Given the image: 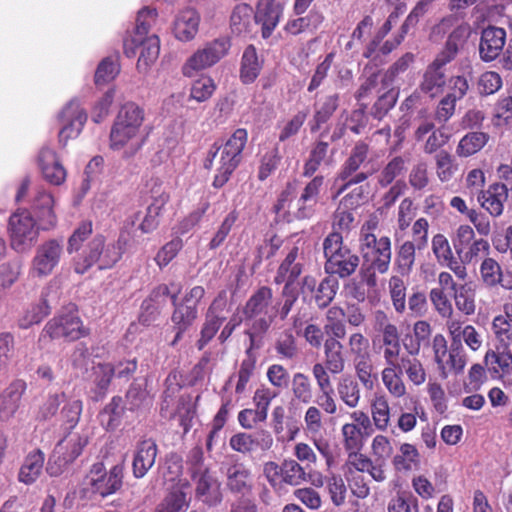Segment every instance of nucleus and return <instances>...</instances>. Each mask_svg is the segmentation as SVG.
<instances>
[{
  "label": "nucleus",
  "mask_w": 512,
  "mask_h": 512,
  "mask_svg": "<svg viewBox=\"0 0 512 512\" xmlns=\"http://www.w3.org/2000/svg\"><path fill=\"white\" fill-rule=\"evenodd\" d=\"M139 218L140 212L129 215L123 223L117 241L113 244L105 245V238L102 235H96L73 259L74 271L77 274H84L94 264H97L100 270L112 268L134 242L137 231L135 226Z\"/></svg>",
  "instance_id": "nucleus-1"
},
{
  "label": "nucleus",
  "mask_w": 512,
  "mask_h": 512,
  "mask_svg": "<svg viewBox=\"0 0 512 512\" xmlns=\"http://www.w3.org/2000/svg\"><path fill=\"white\" fill-rule=\"evenodd\" d=\"M144 110L135 103L124 104L110 131V148L121 152L122 157L132 158L143 147L147 132L143 128Z\"/></svg>",
  "instance_id": "nucleus-2"
},
{
  "label": "nucleus",
  "mask_w": 512,
  "mask_h": 512,
  "mask_svg": "<svg viewBox=\"0 0 512 512\" xmlns=\"http://www.w3.org/2000/svg\"><path fill=\"white\" fill-rule=\"evenodd\" d=\"M360 252L363 258V266L367 272L373 270L384 274L389 270L391 262V240L387 236L377 237L370 228H362L360 234ZM367 285L374 286L376 277L374 273H368L365 279Z\"/></svg>",
  "instance_id": "nucleus-3"
},
{
  "label": "nucleus",
  "mask_w": 512,
  "mask_h": 512,
  "mask_svg": "<svg viewBox=\"0 0 512 512\" xmlns=\"http://www.w3.org/2000/svg\"><path fill=\"white\" fill-rule=\"evenodd\" d=\"M246 321H250V328L246 332L251 341L264 334L270 328L275 317L273 306V291L268 286H261L252 293L243 307Z\"/></svg>",
  "instance_id": "nucleus-4"
},
{
  "label": "nucleus",
  "mask_w": 512,
  "mask_h": 512,
  "mask_svg": "<svg viewBox=\"0 0 512 512\" xmlns=\"http://www.w3.org/2000/svg\"><path fill=\"white\" fill-rule=\"evenodd\" d=\"M323 250L326 258L324 268L328 274L346 278L352 275L359 266L358 255L343 244L340 232H332L324 239Z\"/></svg>",
  "instance_id": "nucleus-5"
},
{
  "label": "nucleus",
  "mask_w": 512,
  "mask_h": 512,
  "mask_svg": "<svg viewBox=\"0 0 512 512\" xmlns=\"http://www.w3.org/2000/svg\"><path fill=\"white\" fill-rule=\"evenodd\" d=\"M368 152L369 146L366 143L357 142L355 144L335 177L333 198L339 197L352 186L361 184L368 179L370 173L359 171L367 159Z\"/></svg>",
  "instance_id": "nucleus-6"
},
{
  "label": "nucleus",
  "mask_w": 512,
  "mask_h": 512,
  "mask_svg": "<svg viewBox=\"0 0 512 512\" xmlns=\"http://www.w3.org/2000/svg\"><path fill=\"white\" fill-rule=\"evenodd\" d=\"M230 46L227 38H218L206 43L186 59L181 68L182 74L192 78L199 72L212 67L228 53Z\"/></svg>",
  "instance_id": "nucleus-7"
},
{
  "label": "nucleus",
  "mask_w": 512,
  "mask_h": 512,
  "mask_svg": "<svg viewBox=\"0 0 512 512\" xmlns=\"http://www.w3.org/2000/svg\"><path fill=\"white\" fill-rule=\"evenodd\" d=\"M64 255L62 239H49L41 243L31 260L29 274L33 278H46L50 276L59 265Z\"/></svg>",
  "instance_id": "nucleus-8"
},
{
  "label": "nucleus",
  "mask_w": 512,
  "mask_h": 512,
  "mask_svg": "<svg viewBox=\"0 0 512 512\" xmlns=\"http://www.w3.org/2000/svg\"><path fill=\"white\" fill-rule=\"evenodd\" d=\"M381 354L384 361H390L401 375H406L407 379L414 385L420 386L425 383L427 373L423 363L417 357L419 354L403 352L401 342L383 350Z\"/></svg>",
  "instance_id": "nucleus-9"
},
{
  "label": "nucleus",
  "mask_w": 512,
  "mask_h": 512,
  "mask_svg": "<svg viewBox=\"0 0 512 512\" xmlns=\"http://www.w3.org/2000/svg\"><path fill=\"white\" fill-rule=\"evenodd\" d=\"M122 480L123 467L121 465H115L107 472L104 464L97 462L92 465L85 484L91 493L107 497L121 488Z\"/></svg>",
  "instance_id": "nucleus-10"
},
{
  "label": "nucleus",
  "mask_w": 512,
  "mask_h": 512,
  "mask_svg": "<svg viewBox=\"0 0 512 512\" xmlns=\"http://www.w3.org/2000/svg\"><path fill=\"white\" fill-rule=\"evenodd\" d=\"M43 334L48 335L51 339L64 338L68 341H75L86 336L87 329L77 311L71 307L49 320L43 329Z\"/></svg>",
  "instance_id": "nucleus-11"
},
{
  "label": "nucleus",
  "mask_w": 512,
  "mask_h": 512,
  "mask_svg": "<svg viewBox=\"0 0 512 512\" xmlns=\"http://www.w3.org/2000/svg\"><path fill=\"white\" fill-rule=\"evenodd\" d=\"M230 306L228 305L227 293L222 290L209 306L205 315V321L200 332L196 346L202 350L216 335L223 323L228 319Z\"/></svg>",
  "instance_id": "nucleus-12"
},
{
  "label": "nucleus",
  "mask_w": 512,
  "mask_h": 512,
  "mask_svg": "<svg viewBox=\"0 0 512 512\" xmlns=\"http://www.w3.org/2000/svg\"><path fill=\"white\" fill-rule=\"evenodd\" d=\"M11 246L17 252L28 250L38 237L35 220L27 210L14 213L9 220Z\"/></svg>",
  "instance_id": "nucleus-13"
},
{
  "label": "nucleus",
  "mask_w": 512,
  "mask_h": 512,
  "mask_svg": "<svg viewBox=\"0 0 512 512\" xmlns=\"http://www.w3.org/2000/svg\"><path fill=\"white\" fill-rule=\"evenodd\" d=\"M351 422L341 427L342 444L346 452L362 450L371 428V420L367 413L361 410L349 414Z\"/></svg>",
  "instance_id": "nucleus-14"
},
{
  "label": "nucleus",
  "mask_w": 512,
  "mask_h": 512,
  "mask_svg": "<svg viewBox=\"0 0 512 512\" xmlns=\"http://www.w3.org/2000/svg\"><path fill=\"white\" fill-rule=\"evenodd\" d=\"M274 439L267 430H258L253 433L239 432L229 439L230 448L243 455H251L257 451L266 452L272 448Z\"/></svg>",
  "instance_id": "nucleus-15"
},
{
  "label": "nucleus",
  "mask_w": 512,
  "mask_h": 512,
  "mask_svg": "<svg viewBox=\"0 0 512 512\" xmlns=\"http://www.w3.org/2000/svg\"><path fill=\"white\" fill-rule=\"evenodd\" d=\"M324 176H314L302 189L300 196L293 203V215L297 219H309L315 212L324 187Z\"/></svg>",
  "instance_id": "nucleus-16"
},
{
  "label": "nucleus",
  "mask_w": 512,
  "mask_h": 512,
  "mask_svg": "<svg viewBox=\"0 0 512 512\" xmlns=\"http://www.w3.org/2000/svg\"><path fill=\"white\" fill-rule=\"evenodd\" d=\"M220 154L216 174L213 180V186L216 188L222 187L229 180L232 173L239 166L242 157L236 156L218 146L216 144L208 152L207 159L205 160L204 167L211 169L213 166L214 158Z\"/></svg>",
  "instance_id": "nucleus-17"
},
{
  "label": "nucleus",
  "mask_w": 512,
  "mask_h": 512,
  "mask_svg": "<svg viewBox=\"0 0 512 512\" xmlns=\"http://www.w3.org/2000/svg\"><path fill=\"white\" fill-rule=\"evenodd\" d=\"M220 154L216 174L213 180V186L216 188L222 187L229 180L232 173L239 166L242 157L236 156L218 146L216 144L208 152L207 159L205 160L204 167L211 169L213 166L214 158Z\"/></svg>",
  "instance_id": "nucleus-18"
},
{
  "label": "nucleus",
  "mask_w": 512,
  "mask_h": 512,
  "mask_svg": "<svg viewBox=\"0 0 512 512\" xmlns=\"http://www.w3.org/2000/svg\"><path fill=\"white\" fill-rule=\"evenodd\" d=\"M60 119L64 126L58 136L59 142L64 146L70 138L78 136L87 120V114L78 101L72 100L61 111Z\"/></svg>",
  "instance_id": "nucleus-19"
},
{
  "label": "nucleus",
  "mask_w": 512,
  "mask_h": 512,
  "mask_svg": "<svg viewBox=\"0 0 512 512\" xmlns=\"http://www.w3.org/2000/svg\"><path fill=\"white\" fill-rule=\"evenodd\" d=\"M414 139L422 142V149L427 154H432L443 147L450 139V135L444 127L436 128L431 120L421 121L415 129Z\"/></svg>",
  "instance_id": "nucleus-20"
},
{
  "label": "nucleus",
  "mask_w": 512,
  "mask_h": 512,
  "mask_svg": "<svg viewBox=\"0 0 512 512\" xmlns=\"http://www.w3.org/2000/svg\"><path fill=\"white\" fill-rule=\"evenodd\" d=\"M26 383L21 379L14 380L0 393V421L9 422L20 408L21 399L26 391Z\"/></svg>",
  "instance_id": "nucleus-21"
},
{
  "label": "nucleus",
  "mask_w": 512,
  "mask_h": 512,
  "mask_svg": "<svg viewBox=\"0 0 512 512\" xmlns=\"http://www.w3.org/2000/svg\"><path fill=\"white\" fill-rule=\"evenodd\" d=\"M492 377L504 378L512 375V353L510 345L495 344L494 349H489L484 357Z\"/></svg>",
  "instance_id": "nucleus-22"
},
{
  "label": "nucleus",
  "mask_w": 512,
  "mask_h": 512,
  "mask_svg": "<svg viewBox=\"0 0 512 512\" xmlns=\"http://www.w3.org/2000/svg\"><path fill=\"white\" fill-rule=\"evenodd\" d=\"M200 15L191 7L180 10L174 19V36L183 42L191 41L195 38L199 30Z\"/></svg>",
  "instance_id": "nucleus-23"
},
{
  "label": "nucleus",
  "mask_w": 512,
  "mask_h": 512,
  "mask_svg": "<svg viewBox=\"0 0 512 512\" xmlns=\"http://www.w3.org/2000/svg\"><path fill=\"white\" fill-rule=\"evenodd\" d=\"M228 489L237 494L248 495L253 488L251 470L241 462L229 465L225 471Z\"/></svg>",
  "instance_id": "nucleus-24"
},
{
  "label": "nucleus",
  "mask_w": 512,
  "mask_h": 512,
  "mask_svg": "<svg viewBox=\"0 0 512 512\" xmlns=\"http://www.w3.org/2000/svg\"><path fill=\"white\" fill-rule=\"evenodd\" d=\"M506 32L502 28L489 27L483 30L479 54L483 61L489 62L496 59L505 45Z\"/></svg>",
  "instance_id": "nucleus-25"
},
{
  "label": "nucleus",
  "mask_w": 512,
  "mask_h": 512,
  "mask_svg": "<svg viewBox=\"0 0 512 512\" xmlns=\"http://www.w3.org/2000/svg\"><path fill=\"white\" fill-rule=\"evenodd\" d=\"M88 443V435L78 433H69L55 447L54 456H57L59 466L67 465L73 462Z\"/></svg>",
  "instance_id": "nucleus-26"
},
{
  "label": "nucleus",
  "mask_w": 512,
  "mask_h": 512,
  "mask_svg": "<svg viewBox=\"0 0 512 512\" xmlns=\"http://www.w3.org/2000/svg\"><path fill=\"white\" fill-rule=\"evenodd\" d=\"M157 452V445L152 439H145L137 444L132 463L133 475L136 478L144 477L153 467Z\"/></svg>",
  "instance_id": "nucleus-27"
},
{
  "label": "nucleus",
  "mask_w": 512,
  "mask_h": 512,
  "mask_svg": "<svg viewBox=\"0 0 512 512\" xmlns=\"http://www.w3.org/2000/svg\"><path fill=\"white\" fill-rule=\"evenodd\" d=\"M38 161L46 181L53 185H60L64 182L66 170L52 149L43 147L39 153Z\"/></svg>",
  "instance_id": "nucleus-28"
},
{
  "label": "nucleus",
  "mask_w": 512,
  "mask_h": 512,
  "mask_svg": "<svg viewBox=\"0 0 512 512\" xmlns=\"http://www.w3.org/2000/svg\"><path fill=\"white\" fill-rule=\"evenodd\" d=\"M303 253L298 247H292L279 266L274 281L276 284H292L301 275L303 270Z\"/></svg>",
  "instance_id": "nucleus-29"
},
{
  "label": "nucleus",
  "mask_w": 512,
  "mask_h": 512,
  "mask_svg": "<svg viewBox=\"0 0 512 512\" xmlns=\"http://www.w3.org/2000/svg\"><path fill=\"white\" fill-rule=\"evenodd\" d=\"M282 8L275 0H260L255 13V21L261 25L263 38L271 36L277 26Z\"/></svg>",
  "instance_id": "nucleus-30"
},
{
  "label": "nucleus",
  "mask_w": 512,
  "mask_h": 512,
  "mask_svg": "<svg viewBox=\"0 0 512 512\" xmlns=\"http://www.w3.org/2000/svg\"><path fill=\"white\" fill-rule=\"evenodd\" d=\"M508 199V188L503 183H494L482 192L478 197L481 206L493 217H498L503 213L504 203Z\"/></svg>",
  "instance_id": "nucleus-31"
},
{
  "label": "nucleus",
  "mask_w": 512,
  "mask_h": 512,
  "mask_svg": "<svg viewBox=\"0 0 512 512\" xmlns=\"http://www.w3.org/2000/svg\"><path fill=\"white\" fill-rule=\"evenodd\" d=\"M196 497L209 506H215L222 500L220 484L210 471L197 475Z\"/></svg>",
  "instance_id": "nucleus-32"
},
{
  "label": "nucleus",
  "mask_w": 512,
  "mask_h": 512,
  "mask_svg": "<svg viewBox=\"0 0 512 512\" xmlns=\"http://www.w3.org/2000/svg\"><path fill=\"white\" fill-rule=\"evenodd\" d=\"M54 203V198L50 193L43 189L37 190L33 200V209L43 230H49L57 223V217L53 209Z\"/></svg>",
  "instance_id": "nucleus-33"
},
{
  "label": "nucleus",
  "mask_w": 512,
  "mask_h": 512,
  "mask_svg": "<svg viewBox=\"0 0 512 512\" xmlns=\"http://www.w3.org/2000/svg\"><path fill=\"white\" fill-rule=\"evenodd\" d=\"M342 338L328 335L323 345L324 362L331 369L332 375L341 374L346 366V356Z\"/></svg>",
  "instance_id": "nucleus-34"
},
{
  "label": "nucleus",
  "mask_w": 512,
  "mask_h": 512,
  "mask_svg": "<svg viewBox=\"0 0 512 512\" xmlns=\"http://www.w3.org/2000/svg\"><path fill=\"white\" fill-rule=\"evenodd\" d=\"M173 305L175 306L174 312L171 316V321L174 328L177 330L174 340L171 345L176 343L182 338L183 333L193 324L198 316L197 308L190 306V304L180 303L177 304V295H171Z\"/></svg>",
  "instance_id": "nucleus-35"
},
{
  "label": "nucleus",
  "mask_w": 512,
  "mask_h": 512,
  "mask_svg": "<svg viewBox=\"0 0 512 512\" xmlns=\"http://www.w3.org/2000/svg\"><path fill=\"white\" fill-rule=\"evenodd\" d=\"M157 13L154 9L144 8L138 12L134 36L126 38L123 43L124 53L127 57L135 56V49L132 44L142 40L149 32L156 20Z\"/></svg>",
  "instance_id": "nucleus-36"
},
{
  "label": "nucleus",
  "mask_w": 512,
  "mask_h": 512,
  "mask_svg": "<svg viewBox=\"0 0 512 512\" xmlns=\"http://www.w3.org/2000/svg\"><path fill=\"white\" fill-rule=\"evenodd\" d=\"M444 65L433 60L424 72L420 89L429 97L434 98L444 91L446 76L443 70Z\"/></svg>",
  "instance_id": "nucleus-37"
},
{
  "label": "nucleus",
  "mask_w": 512,
  "mask_h": 512,
  "mask_svg": "<svg viewBox=\"0 0 512 512\" xmlns=\"http://www.w3.org/2000/svg\"><path fill=\"white\" fill-rule=\"evenodd\" d=\"M169 294L170 290L167 285H160L155 288L150 296L142 302L139 315L140 323L149 326L154 322L159 314L162 302Z\"/></svg>",
  "instance_id": "nucleus-38"
},
{
  "label": "nucleus",
  "mask_w": 512,
  "mask_h": 512,
  "mask_svg": "<svg viewBox=\"0 0 512 512\" xmlns=\"http://www.w3.org/2000/svg\"><path fill=\"white\" fill-rule=\"evenodd\" d=\"M469 36V28L467 26L456 27L448 36L445 45L441 52L434 59L440 65H447L458 54L459 50L463 48Z\"/></svg>",
  "instance_id": "nucleus-39"
},
{
  "label": "nucleus",
  "mask_w": 512,
  "mask_h": 512,
  "mask_svg": "<svg viewBox=\"0 0 512 512\" xmlns=\"http://www.w3.org/2000/svg\"><path fill=\"white\" fill-rule=\"evenodd\" d=\"M373 317L375 328L382 333L380 346L381 353L383 350L389 349L401 342L397 326L391 323L390 318L385 311L376 310Z\"/></svg>",
  "instance_id": "nucleus-40"
},
{
  "label": "nucleus",
  "mask_w": 512,
  "mask_h": 512,
  "mask_svg": "<svg viewBox=\"0 0 512 512\" xmlns=\"http://www.w3.org/2000/svg\"><path fill=\"white\" fill-rule=\"evenodd\" d=\"M339 106V94L326 95L314 104V115L311 124V131H317L321 125L326 123Z\"/></svg>",
  "instance_id": "nucleus-41"
},
{
  "label": "nucleus",
  "mask_w": 512,
  "mask_h": 512,
  "mask_svg": "<svg viewBox=\"0 0 512 512\" xmlns=\"http://www.w3.org/2000/svg\"><path fill=\"white\" fill-rule=\"evenodd\" d=\"M290 392L293 401L305 405L313 402V383L310 377L303 372H296L293 374L290 381Z\"/></svg>",
  "instance_id": "nucleus-42"
},
{
  "label": "nucleus",
  "mask_w": 512,
  "mask_h": 512,
  "mask_svg": "<svg viewBox=\"0 0 512 512\" xmlns=\"http://www.w3.org/2000/svg\"><path fill=\"white\" fill-rule=\"evenodd\" d=\"M431 332V325L427 321H416L412 334H406L402 341L404 350L411 354H419L422 345L428 342Z\"/></svg>",
  "instance_id": "nucleus-43"
},
{
  "label": "nucleus",
  "mask_w": 512,
  "mask_h": 512,
  "mask_svg": "<svg viewBox=\"0 0 512 512\" xmlns=\"http://www.w3.org/2000/svg\"><path fill=\"white\" fill-rule=\"evenodd\" d=\"M137 52V48L140 49V55L138 59V68H148L159 56L160 42L156 35L142 37V40L136 41L132 44Z\"/></svg>",
  "instance_id": "nucleus-44"
},
{
  "label": "nucleus",
  "mask_w": 512,
  "mask_h": 512,
  "mask_svg": "<svg viewBox=\"0 0 512 512\" xmlns=\"http://www.w3.org/2000/svg\"><path fill=\"white\" fill-rule=\"evenodd\" d=\"M44 465V454L41 451L29 453L18 474V479L24 484L34 483L42 473Z\"/></svg>",
  "instance_id": "nucleus-45"
},
{
  "label": "nucleus",
  "mask_w": 512,
  "mask_h": 512,
  "mask_svg": "<svg viewBox=\"0 0 512 512\" xmlns=\"http://www.w3.org/2000/svg\"><path fill=\"white\" fill-rule=\"evenodd\" d=\"M392 465L398 472L417 469L420 465V454L417 448L410 443L401 444L399 452L392 458Z\"/></svg>",
  "instance_id": "nucleus-46"
},
{
  "label": "nucleus",
  "mask_w": 512,
  "mask_h": 512,
  "mask_svg": "<svg viewBox=\"0 0 512 512\" xmlns=\"http://www.w3.org/2000/svg\"><path fill=\"white\" fill-rule=\"evenodd\" d=\"M336 390L340 400L350 409L359 405L361 392L358 382L350 375L341 376Z\"/></svg>",
  "instance_id": "nucleus-47"
},
{
  "label": "nucleus",
  "mask_w": 512,
  "mask_h": 512,
  "mask_svg": "<svg viewBox=\"0 0 512 512\" xmlns=\"http://www.w3.org/2000/svg\"><path fill=\"white\" fill-rule=\"evenodd\" d=\"M385 366L381 371V379L387 391L395 398L406 395L407 389L401 373L390 361H384Z\"/></svg>",
  "instance_id": "nucleus-48"
},
{
  "label": "nucleus",
  "mask_w": 512,
  "mask_h": 512,
  "mask_svg": "<svg viewBox=\"0 0 512 512\" xmlns=\"http://www.w3.org/2000/svg\"><path fill=\"white\" fill-rule=\"evenodd\" d=\"M256 369V357L250 352L246 351V357L241 361L238 372L229 378L231 382L234 378L237 379L235 385V393L238 395L244 394L248 389V383L254 376Z\"/></svg>",
  "instance_id": "nucleus-49"
},
{
  "label": "nucleus",
  "mask_w": 512,
  "mask_h": 512,
  "mask_svg": "<svg viewBox=\"0 0 512 512\" xmlns=\"http://www.w3.org/2000/svg\"><path fill=\"white\" fill-rule=\"evenodd\" d=\"M124 412L122 399L120 397H113L99 415L101 425L106 430L113 431L117 429L122 423Z\"/></svg>",
  "instance_id": "nucleus-50"
},
{
  "label": "nucleus",
  "mask_w": 512,
  "mask_h": 512,
  "mask_svg": "<svg viewBox=\"0 0 512 512\" xmlns=\"http://www.w3.org/2000/svg\"><path fill=\"white\" fill-rule=\"evenodd\" d=\"M190 499L182 488L171 490L156 506L155 512H186Z\"/></svg>",
  "instance_id": "nucleus-51"
},
{
  "label": "nucleus",
  "mask_w": 512,
  "mask_h": 512,
  "mask_svg": "<svg viewBox=\"0 0 512 512\" xmlns=\"http://www.w3.org/2000/svg\"><path fill=\"white\" fill-rule=\"evenodd\" d=\"M489 135L484 132H469L463 136L457 147L459 157H469L479 152L488 142Z\"/></svg>",
  "instance_id": "nucleus-52"
},
{
  "label": "nucleus",
  "mask_w": 512,
  "mask_h": 512,
  "mask_svg": "<svg viewBox=\"0 0 512 512\" xmlns=\"http://www.w3.org/2000/svg\"><path fill=\"white\" fill-rule=\"evenodd\" d=\"M329 144L324 141H318L312 147L309 157L304 163L303 176L311 177L319 169L321 164L329 163Z\"/></svg>",
  "instance_id": "nucleus-53"
},
{
  "label": "nucleus",
  "mask_w": 512,
  "mask_h": 512,
  "mask_svg": "<svg viewBox=\"0 0 512 512\" xmlns=\"http://www.w3.org/2000/svg\"><path fill=\"white\" fill-rule=\"evenodd\" d=\"M274 349L281 359L293 360L298 356L297 339L291 329H285L277 335Z\"/></svg>",
  "instance_id": "nucleus-54"
},
{
  "label": "nucleus",
  "mask_w": 512,
  "mask_h": 512,
  "mask_svg": "<svg viewBox=\"0 0 512 512\" xmlns=\"http://www.w3.org/2000/svg\"><path fill=\"white\" fill-rule=\"evenodd\" d=\"M371 416L377 430L385 432L390 425V406L386 396L376 395L371 402Z\"/></svg>",
  "instance_id": "nucleus-55"
},
{
  "label": "nucleus",
  "mask_w": 512,
  "mask_h": 512,
  "mask_svg": "<svg viewBox=\"0 0 512 512\" xmlns=\"http://www.w3.org/2000/svg\"><path fill=\"white\" fill-rule=\"evenodd\" d=\"M261 69V64L254 46H248L242 56L240 76L244 83L249 84L254 82L258 77Z\"/></svg>",
  "instance_id": "nucleus-56"
},
{
  "label": "nucleus",
  "mask_w": 512,
  "mask_h": 512,
  "mask_svg": "<svg viewBox=\"0 0 512 512\" xmlns=\"http://www.w3.org/2000/svg\"><path fill=\"white\" fill-rule=\"evenodd\" d=\"M455 306L459 312L466 316L473 315L476 311L475 290L467 285L461 284L453 292Z\"/></svg>",
  "instance_id": "nucleus-57"
},
{
  "label": "nucleus",
  "mask_w": 512,
  "mask_h": 512,
  "mask_svg": "<svg viewBox=\"0 0 512 512\" xmlns=\"http://www.w3.org/2000/svg\"><path fill=\"white\" fill-rule=\"evenodd\" d=\"M345 311L339 306H331L326 311V324L324 330L327 335L336 336L337 338H344L346 335V326L343 321Z\"/></svg>",
  "instance_id": "nucleus-58"
},
{
  "label": "nucleus",
  "mask_w": 512,
  "mask_h": 512,
  "mask_svg": "<svg viewBox=\"0 0 512 512\" xmlns=\"http://www.w3.org/2000/svg\"><path fill=\"white\" fill-rule=\"evenodd\" d=\"M282 481L291 486H298L307 481L308 474L296 460L285 459L280 465Z\"/></svg>",
  "instance_id": "nucleus-59"
},
{
  "label": "nucleus",
  "mask_w": 512,
  "mask_h": 512,
  "mask_svg": "<svg viewBox=\"0 0 512 512\" xmlns=\"http://www.w3.org/2000/svg\"><path fill=\"white\" fill-rule=\"evenodd\" d=\"M338 288L339 282L337 279L332 277L324 278L317 286L314 295V300L318 308L323 309L328 307L335 298Z\"/></svg>",
  "instance_id": "nucleus-60"
},
{
  "label": "nucleus",
  "mask_w": 512,
  "mask_h": 512,
  "mask_svg": "<svg viewBox=\"0 0 512 512\" xmlns=\"http://www.w3.org/2000/svg\"><path fill=\"white\" fill-rule=\"evenodd\" d=\"M467 364V354L462 344H451L448 359H444L447 376L451 373L457 375L463 372Z\"/></svg>",
  "instance_id": "nucleus-61"
},
{
  "label": "nucleus",
  "mask_w": 512,
  "mask_h": 512,
  "mask_svg": "<svg viewBox=\"0 0 512 512\" xmlns=\"http://www.w3.org/2000/svg\"><path fill=\"white\" fill-rule=\"evenodd\" d=\"M389 294L393 308L396 313L403 314L406 310V290L407 287L398 276H392L388 282Z\"/></svg>",
  "instance_id": "nucleus-62"
},
{
  "label": "nucleus",
  "mask_w": 512,
  "mask_h": 512,
  "mask_svg": "<svg viewBox=\"0 0 512 512\" xmlns=\"http://www.w3.org/2000/svg\"><path fill=\"white\" fill-rule=\"evenodd\" d=\"M323 17L318 12H310L305 17H299L287 22L285 30L292 34L298 35L309 29H316L322 22Z\"/></svg>",
  "instance_id": "nucleus-63"
},
{
  "label": "nucleus",
  "mask_w": 512,
  "mask_h": 512,
  "mask_svg": "<svg viewBox=\"0 0 512 512\" xmlns=\"http://www.w3.org/2000/svg\"><path fill=\"white\" fill-rule=\"evenodd\" d=\"M50 308L45 300H41L37 304L31 305L19 319V326L28 329L34 324L40 323L48 314Z\"/></svg>",
  "instance_id": "nucleus-64"
}]
</instances>
